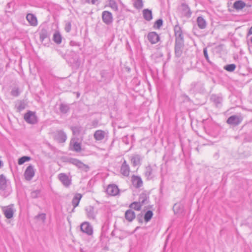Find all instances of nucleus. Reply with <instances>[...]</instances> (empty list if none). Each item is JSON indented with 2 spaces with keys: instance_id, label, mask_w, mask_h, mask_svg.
I'll list each match as a JSON object with an SVG mask.
<instances>
[{
  "instance_id": "1",
  "label": "nucleus",
  "mask_w": 252,
  "mask_h": 252,
  "mask_svg": "<svg viewBox=\"0 0 252 252\" xmlns=\"http://www.w3.org/2000/svg\"><path fill=\"white\" fill-rule=\"evenodd\" d=\"M0 190L3 191L4 197L8 196L11 191L5 177L2 174L0 175Z\"/></svg>"
},
{
  "instance_id": "2",
  "label": "nucleus",
  "mask_w": 252,
  "mask_h": 252,
  "mask_svg": "<svg viewBox=\"0 0 252 252\" xmlns=\"http://www.w3.org/2000/svg\"><path fill=\"white\" fill-rule=\"evenodd\" d=\"M24 119L27 123L32 125L36 124L38 121L35 112L31 111L25 114Z\"/></svg>"
},
{
  "instance_id": "3",
  "label": "nucleus",
  "mask_w": 252,
  "mask_h": 252,
  "mask_svg": "<svg viewBox=\"0 0 252 252\" xmlns=\"http://www.w3.org/2000/svg\"><path fill=\"white\" fill-rule=\"evenodd\" d=\"M68 161L69 163L73 164L74 165H75L78 168L82 170L85 172H87L89 169V167L88 165L84 164L80 160L76 158H71L69 159Z\"/></svg>"
},
{
  "instance_id": "4",
  "label": "nucleus",
  "mask_w": 252,
  "mask_h": 252,
  "mask_svg": "<svg viewBox=\"0 0 252 252\" xmlns=\"http://www.w3.org/2000/svg\"><path fill=\"white\" fill-rule=\"evenodd\" d=\"M13 204H11L6 206H3L1 208L2 211L5 218L8 219L12 218L13 216L14 210Z\"/></svg>"
},
{
  "instance_id": "5",
  "label": "nucleus",
  "mask_w": 252,
  "mask_h": 252,
  "mask_svg": "<svg viewBox=\"0 0 252 252\" xmlns=\"http://www.w3.org/2000/svg\"><path fill=\"white\" fill-rule=\"evenodd\" d=\"M35 173V170L34 168V166L32 165H29L24 174L25 179L28 181H31L34 177Z\"/></svg>"
},
{
  "instance_id": "6",
  "label": "nucleus",
  "mask_w": 252,
  "mask_h": 252,
  "mask_svg": "<svg viewBox=\"0 0 252 252\" xmlns=\"http://www.w3.org/2000/svg\"><path fill=\"white\" fill-rule=\"evenodd\" d=\"M243 120V117L240 115H232L227 120V124L233 126L239 125Z\"/></svg>"
},
{
  "instance_id": "7",
  "label": "nucleus",
  "mask_w": 252,
  "mask_h": 252,
  "mask_svg": "<svg viewBox=\"0 0 252 252\" xmlns=\"http://www.w3.org/2000/svg\"><path fill=\"white\" fill-rule=\"evenodd\" d=\"M80 229L88 235H91L93 233V227L88 222H84L80 225Z\"/></svg>"
},
{
  "instance_id": "8",
  "label": "nucleus",
  "mask_w": 252,
  "mask_h": 252,
  "mask_svg": "<svg viewBox=\"0 0 252 252\" xmlns=\"http://www.w3.org/2000/svg\"><path fill=\"white\" fill-rule=\"evenodd\" d=\"M102 19L106 25H109L113 22V16L112 13L108 11H104L102 13Z\"/></svg>"
},
{
  "instance_id": "9",
  "label": "nucleus",
  "mask_w": 252,
  "mask_h": 252,
  "mask_svg": "<svg viewBox=\"0 0 252 252\" xmlns=\"http://www.w3.org/2000/svg\"><path fill=\"white\" fill-rule=\"evenodd\" d=\"M58 178L64 186L68 187L70 185L71 180L65 173L59 174Z\"/></svg>"
},
{
  "instance_id": "10",
  "label": "nucleus",
  "mask_w": 252,
  "mask_h": 252,
  "mask_svg": "<svg viewBox=\"0 0 252 252\" xmlns=\"http://www.w3.org/2000/svg\"><path fill=\"white\" fill-rule=\"evenodd\" d=\"M175 41L184 42V36L181 27L178 25L174 27Z\"/></svg>"
},
{
  "instance_id": "11",
  "label": "nucleus",
  "mask_w": 252,
  "mask_h": 252,
  "mask_svg": "<svg viewBox=\"0 0 252 252\" xmlns=\"http://www.w3.org/2000/svg\"><path fill=\"white\" fill-rule=\"evenodd\" d=\"M184 42L175 41V54L177 57H180L183 53Z\"/></svg>"
},
{
  "instance_id": "12",
  "label": "nucleus",
  "mask_w": 252,
  "mask_h": 252,
  "mask_svg": "<svg viewBox=\"0 0 252 252\" xmlns=\"http://www.w3.org/2000/svg\"><path fill=\"white\" fill-rule=\"evenodd\" d=\"M131 181L133 186L136 189L140 188L143 186V181L140 176L133 175L131 176Z\"/></svg>"
},
{
  "instance_id": "13",
  "label": "nucleus",
  "mask_w": 252,
  "mask_h": 252,
  "mask_svg": "<svg viewBox=\"0 0 252 252\" xmlns=\"http://www.w3.org/2000/svg\"><path fill=\"white\" fill-rule=\"evenodd\" d=\"M120 173L125 177H128L129 175L130 167L126 160L125 159L121 166Z\"/></svg>"
},
{
  "instance_id": "14",
  "label": "nucleus",
  "mask_w": 252,
  "mask_h": 252,
  "mask_svg": "<svg viewBox=\"0 0 252 252\" xmlns=\"http://www.w3.org/2000/svg\"><path fill=\"white\" fill-rule=\"evenodd\" d=\"M149 41L152 44L157 43L159 40V36L155 32H150L147 35Z\"/></svg>"
},
{
  "instance_id": "15",
  "label": "nucleus",
  "mask_w": 252,
  "mask_h": 252,
  "mask_svg": "<svg viewBox=\"0 0 252 252\" xmlns=\"http://www.w3.org/2000/svg\"><path fill=\"white\" fill-rule=\"evenodd\" d=\"M70 149L71 151L80 152L81 151V143L76 141L75 139H71L70 142Z\"/></svg>"
},
{
  "instance_id": "16",
  "label": "nucleus",
  "mask_w": 252,
  "mask_h": 252,
  "mask_svg": "<svg viewBox=\"0 0 252 252\" xmlns=\"http://www.w3.org/2000/svg\"><path fill=\"white\" fill-rule=\"evenodd\" d=\"M119 191V190L118 187L115 185H109L106 189L107 194L112 196H115L118 194Z\"/></svg>"
},
{
  "instance_id": "17",
  "label": "nucleus",
  "mask_w": 252,
  "mask_h": 252,
  "mask_svg": "<svg viewBox=\"0 0 252 252\" xmlns=\"http://www.w3.org/2000/svg\"><path fill=\"white\" fill-rule=\"evenodd\" d=\"M26 19L31 26L35 27L37 25V18L33 14H28L26 16Z\"/></svg>"
},
{
  "instance_id": "18",
  "label": "nucleus",
  "mask_w": 252,
  "mask_h": 252,
  "mask_svg": "<svg viewBox=\"0 0 252 252\" xmlns=\"http://www.w3.org/2000/svg\"><path fill=\"white\" fill-rule=\"evenodd\" d=\"M86 211L88 218L90 219L94 220L96 212L95 211L94 208L92 206H89L86 208Z\"/></svg>"
},
{
  "instance_id": "19",
  "label": "nucleus",
  "mask_w": 252,
  "mask_h": 252,
  "mask_svg": "<svg viewBox=\"0 0 252 252\" xmlns=\"http://www.w3.org/2000/svg\"><path fill=\"white\" fill-rule=\"evenodd\" d=\"M55 138L58 142L60 143H63L66 141L67 136L66 134L63 131L59 130L57 131Z\"/></svg>"
},
{
  "instance_id": "20",
  "label": "nucleus",
  "mask_w": 252,
  "mask_h": 252,
  "mask_svg": "<svg viewBox=\"0 0 252 252\" xmlns=\"http://www.w3.org/2000/svg\"><path fill=\"white\" fill-rule=\"evenodd\" d=\"M181 9L182 10V14L187 17H189L191 15V12L189 6L186 3H182L181 5Z\"/></svg>"
},
{
  "instance_id": "21",
  "label": "nucleus",
  "mask_w": 252,
  "mask_h": 252,
  "mask_svg": "<svg viewBox=\"0 0 252 252\" xmlns=\"http://www.w3.org/2000/svg\"><path fill=\"white\" fill-rule=\"evenodd\" d=\"M145 176L147 180H151L154 177L153 170L151 165L146 167L145 170Z\"/></svg>"
},
{
  "instance_id": "22",
  "label": "nucleus",
  "mask_w": 252,
  "mask_h": 252,
  "mask_svg": "<svg viewBox=\"0 0 252 252\" xmlns=\"http://www.w3.org/2000/svg\"><path fill=\"white\" fill-rule=\"evenodd\" d=\"M142 206L149 203V196L145 193H142L140 194L138 201Z\"/></svg>"
},
{
  "instance_id": "23",
  "label": "nucleus",
  "mask_w": 252,
  "mask_h": 252,
  "mask_svg": "<svg viewBox=\"0 0 252 252\" xmlns=\"http://www.w3.org/2000/svg\"><path fill=\"white\" fill-rule=\"evenodd\" d=\"M105 135V132L102 130H97L95 131L94 134V138L96 141L102 140L104 138Z\"/></svg>"
},
{
  "instance_id": "24",
  "label": "nucleus",
  "mask_w": 252,
  "mask_h": 252,
  "mask_svg": "<svg viewBox=\"0 0 252 252\" xmlns=\"http://www.w3.org/2000/svg\"><path fill=\"white\" fill-rule=\"evenodd\" d=\"M143 16L145 20L148 21L153 19L152 12L149 9H144L142 11Z\"/></svg>"
},
{
  "instance_id": "25",
  "label": "nucleus",
  "mask_w": 252,
  "mask_h": 252,
  "mask_svg": "<svg viewBox=\"0 0 252 252\" xmlns=\"http://www.w3.org/2000/svg\"><path fill=\"white\" fill-rule=\"evenodd\" d=\"M197 26L200 29H204L207 26L206 20L202 16H199L196 20Z\"/></svg>"
},
{
  "instance_id": "26",
  "label": "nucleus",
  "mask_w": 252,
  "mask_h": 252,
  "mask_svg": "<svg viewBox=\"0 0 252 252\" xmlns=\"http://www.w3.org/2000/svg\"><path fill=\"white\" fill-rule=\"evenodd\" d=\"M81 197L82 195H81V194L78 193L76 194L73 198L72 200V205L73 206V208L72 210V212H74V208L78 205Z\"/></svg>"
},
{
  "instance_id": "27",
  "label": "nucleus",
  "mask_w": 252,
  "mask_h": 252,
  "mask_svg": "<svg viewBox=\"0 0 252 252\" xmlns=\"http://www.w3.org/2000/svg\"><path fill=\"white\" fill-rule=\"evenodd\" d=\"M39 34L40 40L42 42L49 36L48 31L46 28H42L39 31Z\"/></svg>"
},
{
  "instance_id": "28",
  "label": "nucleus",
  "mask_w": 252,
  "mask_h": 252,
  "mask_svg": "<svg viewBox=\"0 0 252 252\" xmlns=\"http://www.w3.org/2000/svg\"><path fill=\"white\" fill-rule=\"evenodd\" d=\"M135 218L134 212L131 209L127 210L125 213V218L128 221H131Z\"/></svg>"
},
{
  "instance_id": "29",
  "label": "nucleus",
  "mask_w": 252,
  "mask_h": 252,
  "mask_svg": "<svg viewBox=\"0 0 252 252\" xmlns=\"http://www.w3.org/2000/svg\"><path fill=\"white\" fill-rule=\"evenodd\" d=\"M246 6V3L242 0H237L233 3V7L237 10L242 9Z\"/></svg>"
},
{
  "instance_id": "30",
  "label": "nucleus",
  "mask_w": 252,
  "mask_h": 252,
  "mask_svg": "<svg viewBox=\"0 0 252 252\" xmlns=\"http://www.w3.org/2000/svg\"><path fill=\"white\" fill-rule=\"evenodd\" d=\"M141 159L142 158L140 155H135L131 158V161L133 165L136 166L141 164Z\"/></svg>"
},
{
  "instance_id": "31",
  "label": "nucleus",
  "mask_w": 252,
  "mask_h": 252,
  "mask_svg": "<svg viewBox=\"0 0 252 252\" xmlns=\"http://www.w3.org/2000/svg\"><path fill=\"white\" fill-rule=\"evenodd\" d=\"M211 100L215 103L217 107H219L222 102V98L216 95H212Z\"/></svg>"
},
{
  "instance_id": "32",
  "label": "nucleus",
  "mask_w": 252,
  "mask_h": 252,
  "mask_svg": "<svg viewBox=\"0 0 252 252\" xmlns=\"http://www.w3.org/2000/svg\"><path fill=\"white\" fill-rule=\"evenodd\" d=\"M53 40L57 44H60L61 43L62 41V36L59 32H56L54 33Z\"/></svg>"
},
{
  "instance_id": "33",
  "label": "nucleus",
  "mask_w": 252,
  "mask_h": 252,
  "mask_svg": "<svg viewBox=\"0 0 252 252\" xmlns=\"http://www.w3.org/2000/svg\"><path fill=\"white\" fill-rule=\"evenodd\" d=\"M173 210L175 214H179L183 211V207L180 203H176L173 206Z\"/></svg>"
},
{
  "instance_id": "34",
  "label": "nucleus",
  "mask_w": 252,
  "mask_h": 252,
  "mask_svg": "<svg viewBox=\"0 0 252 252\" xmlns=\"http://www.w3.org/2000/svg\"><path fill=\"white\" fill-rule=\"evenodd\" d=\"M142 205L138 202L135 201L129 205V207L136 211H140Z\"/></svg>"
},
{
  "instance_id": "35",
  "label": "nucleus",
  "mask_w": 252,
  "mask_h": 252,
  "mask_svg": "<svg viewBox=\"0 0 252 252\" xmlns=\"http://www.w3.org/2000/svg\"><path fill=\"white\" fill-rule=\"evenodd\" d=\"M109 6L115 11H118V6L115 0H109Z\"/></svg>"
},
{
  "instance_id": "36",
  "label": "nucleus",
  "mask_w": 252,
  "mask_h": 252,
  "mask_svg": "<svg viewBox=\"0 0 252 252\" xmlns=\"http://www.w3.org/2000/svg\"><path fill=\"white\" fill-rule=\"evenodd\" d=\"M201 83L200 82H194L191 84V90L193 92H197L199 90V87H201Z\"/></svg>"
},
{
  "instance_id": "37",
  "label": "nucleus",
  "mask_w": 252,
  "mask_h": 252,
  "mask_svg": "<svg viewBox=\"0 0 252 252\" xmlns=\"http://www.w3.org/2000/svg\"><path fill=\"white\" fill-rule=\"evenodd\" d=\"M153 216V213L152 211L149 210L146 212L145 214L144 218V220L146 222L149 221L151 219H152V217Z\"/></svg>"
},
{
  "instance_id": "38",
  "label": "nucleus",
  "mask_w": 252,
  "mask_h": 252,
  "mask_svg": "<svg viewBox=\"0 0 252 252\" xmlns=\"http://www.w3.org/2000/svg\"><path fill=\"white\" fill-rule=\"evenodd\" d=\"M69 109V106L67 104L62 103L60 106V110L63 113H66Z\"/></svg>"
},
{
  "instance_id": "39",
  "label": "nucleus",
  "mask_w": 252,
  "mask_h": 252,
  "mask_svg": "<svg viewBox=\"0 0 252 252\" xmlns=\"http://www.w3.org/2000/svg\"><path fill=\"white\" fill-rule=\"evenodd\" d=\"M133 4L134 7L138 9H140L143 7V3L142 0H135Z\"/></svg>"
},
{
  "instance_id": "40",
  "label": "nucleus",
  "mask_w": 252,
  "mask_h": 252,
  "mask_svg": "<svg viewBox=\"0 0 252 252\" xmlns=\"http://www.w3.org/2000/svg\"><path fill=\"white\" fill-rule=\"evenodd\" d=\"M31 159V158L28 156H23L18 159V163L19 165H22L25 162L29 161Z\"/></svg>"
},
{
  "instance_id": "41",
  "label": "nucleus",
  "mask_w": 252,
  "mask_h": 252,
  "mask_svg": "<svg viewBox=\"0 0 252 252\" xmlns=\"http://www.w3.org/2000/svg\"><path fill=\"white\" fill-rule=\"evenodd\" d=\"M162 20L161 19H159L155 22L154 25V28L156 29H159L160 27L162 26Z\"/></svg>"
},
{
  "instance_id": "42",
  "label": "nucleus",
  "mask_w": 252,
  "mask_h": 252,
  "mask_svg": "<svg viewBox=\"0 0 252 252\" xmlns=\"http://www.w3.org/2000/svg\"><path fill=\"white\" fill-rule=\"evenodd\" d=\"M224 68L229 72L233 71L236 68V65L234 64H230L226 65L224 67Z\"/></svg>"
},
{
  "instance_id": "43",
  "label": "nucleus",
  "mask_w": 252,
  "mask_h": 252,
  "mask_svg": "<svg viewBox=\"0 0 252 252\" xmlns=\"http://www.w3.org/2000/svg\"><path fill=\"white\" fill-rule=\"evenodd\" d=\"M26 104L25 103L20 101L16 104V107L19 111H22L25 108Z\"/></svg>"
},
{
  "instance_id": "44",
  "label": "nucleus",
  "mask_w": 252,
  "mask_h": 252,
  "mask_svg": "<svg viewBox=\"0 0 252 252\" xmlns=\"http://www.w3.org/2000/svg\"><path fill=\"white\" fill-rule=\"evenodd\" d=\"M11 94L12 95H13L14 96H18L20 94V92H19V89L18 88H16V87L14 88L11 92Z\"/></svg>"
},
{
  "instance_id": "45",
  "label": "nucleus",
  "mask_w": 252,
  "mask_h": 252,
  "mask_svg": "<svg viewBox=\"0 0 252 252\" xmlns=\"http://www.w3.org/2000/svg\"><path fill=\"white\" fill-rule=\"evenodd\" d=\"M203 54H204V56L206 60L208 62V63H209L210 64H212V63L209 60V56H208V53H207V48H204Z\"/></svg>"
},
{
  "instance_id": "46",
  "label": "nucleus",
  "mask_w": 252,
  "mask_h": 252,
  "mask_svg": "<svg viewBox=\"0 0 252 252\" xmlns=\"http://www.w3.org/2000/svg\"><path fill=\"white\" fill-rule=\"evenodd\" d=\"M35 218L44 221L46 219V215L44 213L39 214L35 217Z\"/></svg>"
},
{
  "instance_id": "47",
  "label": "nucleus",
  "mask_w": 252,
  "mask_h": 252,
  "mask_svg": "<svg viewBox=\"0 0 252 252\" xmlns=\"http://www.w3.org/2000/svg\"><path fill=\"white\" fill-rule=\"evenodd\" d=\"M71 23L70 22L66 23L65 24V28H64L65 31L67 32H69L71 30Z\"/></svg>"
},
{
  "instance_id": "48",
  "label": "nucleus",
  "mask_w": 252,
  "mask_h": 252,
  "mask_svg": "<svg viewBox=\"0 0 252 252\" xmlns=\"http://www.w3.org/2000/svg\"><path fill=\"white\" fill-rule=\"evenodd\" d=\"M13 6V2H10L7 3V4H6V8L8 10V12L11 11H10L11 8Z\"/></svg>"
},
{
  "instance_id": "49",
  "label": "nucleus",
  "mask_w": 252,
  "mask_h": 252,
  "mask_svg": "<svg viewBox=\"0 0 252 252\" xmlns=\"http://www.w3.org/2000/svg\"><path fill=\"white\" fill-rule=\"evenodd\" d=\"M98 0H85V1L88 3H91L92 4H95L98 2Z\"/></svg>"
},
{
  "instance_id": "50",
  "label": "nucleus",
  "mask_w": 252,
  "mask_h": 252,
  "mask_svg": "<svg viewBox=\"0 0 252 252\" xmlns=\"http://www.w3.org/2000/svg\"><path fill=\"white\" fill-rule=\"evenodd\" d=\"M39 192L38 190H36L32 192V196L33 198H35L37 196V195L39 194Z\"/></svg>"
},
{
  "instance_id": "51",
  "label": "nucleus",
  "mask_w": 252,
  "mask_h": 252,
  "mask_svg": "<svg viewBox=\"0 0 252 252\" xmlns=\"http://www.w3.org/2000/svg\"><path fill=\"white\" fill-rule=\"evenodd\" d=\"M70 45L71 46H79V44L78 43L74 41H71L69 43Z\"/></svg>"
},
{
  "instance_id": "52",
  "label": "nucleus",
  "mask_w": 252,
  "mask_h": 252,
  "mask_svg": "<svg viewBox=\"0 0 252 252\" xmlns=\"http://www.w3.org/2000/svg\"><path fill=\"white\" fill-rule=\"evenodd\" d=\"M249 34H252V26L250 28V29L249 30Z\"/></svg>"
},
{
  "instance_id": "53",
  "label": "nucleus",
  "mask_w": 252,
  "mask_h": 252,
  "mask_svg": "<svg viewBox=\"0 0 252 252\" xmlns=\"http://www.w3.org/2000/svg\"><path fill=\"white\" fill-rule=\"evenodd\" d=\"M1 161L0 160V167L1 166Z\"/></svg>"
},
{
  "instance_id": "54",
  "label": "nucleus",
  "mask_w": 252,
  "mask_h": 252,
  "mask_svg": "<svg viewBox=\"0 0 252 252\" xmlns=\"http://www.w3.org/2000/svg\"><path fill=\"white\" fill-rule=\"evenodd\" d=\"M251 42L252 43V37H251Z\"/></svg>"
}]
</instances>
